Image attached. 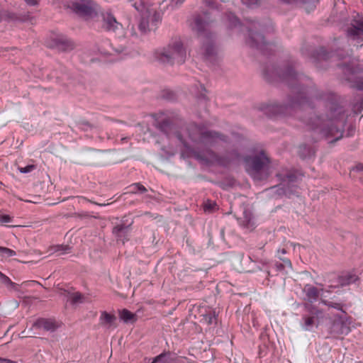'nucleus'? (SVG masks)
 <instances>
[{"label": "nucleus", "mask_w": 363, "mask_h": 363, "mask_svg": "<svg viewBox=\"0 0 363 363\" xmlns=\"http://www.w3.org/2000/svg\"><path fill=\"white\" fill-rule=\"evenodd\" d=\"M245 162L247 172L254 180L259 181L267 176L269 159L262 151H254L245 158Z\"/></svg>", "instance_id": "1"}, {"label": "nucleus", "mask_w": 363, "mask_h": 363, "mask_svg": "<svg viewBox=\"0 0 363 363\" xmlns=\"http://www.w3.org/2000/svg\"><path fill=\"white\" fill-rule=\"evenodd\" d=\"M304 308L299 323L300 326L305 331H313L321 324L324 314L319 308L308 303L304 305Z\"/></svg>", "instance_id": "2"}, {"label": "nucleus", "mask_w": 363, "mask_h": 363, "mask_svg": "<svg viewBox=\"0 0 363 363\" xmlns=\"http://www.w3.org/2000/svg\"><path fill=\"white\" fill-rule=\"evenodd\" d=\"M132 6L141 13L139 28L142 32H147L157 26L160 17L154 9L146 6L143 2L135 3Z\"/></svg>", "instance_id": "3"}, {"label": "nucleus", "mask_w": 363, "mask_h": 363, "mask_svg": "<svg viewBox=\"0 0 363 363\" xmlns=\"http://www.w3.org/2000/svg\"><path fill=\"white\" fill-rule=\"evenodd\" d=\"M186 50L179 40L169 45L167 49L158 53V59L162 62L184 63L186 58Z\"/></svg>", "instance_id": "4"}, {"label": "nucleus", "mask_w": 363, "mask_h": 363, "mask_svg": "<svg viewBox=\"0 0 363 363\" xmlns=\"http://www.w3.org/2000/svg\"><path fill=\"white\" fill-rule=\"evenodd\" d=\"M65 6L77 14L86 18L92 17L96 13V4L91 0H61Z\"/></svg>", "instance_id": "5"}, {"label": "nucleus", "mask_w": 363, "mask_h": 363, "mask_svg": "<svg viewBox=\"0 0 363 363\" xmlns=\"http://www.w3.org/2000/svg\"><path fill=\"white\" fill-rule=\"evenodd\" d=\"M192 131L194 132L193 133L188 132V138L190 140L194 142L197 141L196 135H199V143L207 145H211L224 140L223 138L218 133L211 131H203L196 126L193 128ZM186 133H187L186 131Z\"/></svg>", "instance_id": "6"}, {"label": "nucleus", "mask_w": 363, "mask_h": 363, "mask_svg": "<svg viewBox=\"0 0 363 363\" xmlns=\"http://www.w3.org/2000/svg\"><path fill=\"white\" fill-rule=\"evenodd\" d=\"M352 28L347 30V36L352 40L357 41V45H362L363 43V18L357 13L354 16Z\"/></svg>", "instance_id": "7"}, {"label": "nucleus", "mask_w": 363, "mask_h": 363, "mask_svg": "<svg viewBox=\"0 0 363 363\" xmlns=\"http://www.w3.org/2000/svg\"><path fill=\"white\" fill-rule=\"evenodd\" d=\"M350 320L346 317H339L331 325L330 332L335 335H347L350 332Z\"/></svg>", "instance_id": "8"}, {"label": "nucleus", "mask_w": 363, "mask_h": 363, "mask_svg": "<svg viewBox=\"0 0 363 363\" xmlns=\"http://www.w3.org/2000/svg\"><path fill=\"white\" fill-rule=\"evenodd\" d=\"M103 27L109 31H116L121 27L115 17L110 13L103 14Z\"/></svg>", "instance_id": "9"}, {"label": "nucleus", "mask_w": 363, "mask_h": 363, "mask_svg": "<svg viewBox=\"0 0 363 363\" xmlns=\"http://www.w3.org/2000/svg\"><path fill=\"white\" fill-rule=\"evenodd\" d=\"M35 328L48 331H52L57 328L55 322L52 320L40 318L34 323Z\"/></svg>", "instance_id": "10"}, {"label": "nucleus", "mask_w": 363, "mask_h": 363, "mask_svg": "<svg viewBox=\"0 0 363 363\" xmlns=\"http://www.w3.org/2000/svg\"><path fill=\"white\" fill-rule=\"evenodd\" d=\"M201 50L205 58H209L214 55L215 48L211 40L208 37H206L203 40Z\"/></svg>", "instance_id": "11"}, {"label": "nucleus", "mask_w": 363, "mask_h": 363, "mask_svg": "<svg viewBox=\"0 0 363 363\" xmlns=\"http://www.w3.org/2000/svg\"><path fill=\"white\" fill-rule=\"evenodd\" d=\"M303 291L306 296V299L309 302H314L318 298L319 291L313 286L306 285L304 287Z\"/></svg>", "instance_id": "12"}, {"label": "nucleus", "mask_w": 363, "mask_h": 363, "mask_svg": "<svg viewBox=\"0 0 363 363\" xmlns=\"http://www.w3.org/2000/svg\"><path fill=\"white\" fill-rule=\"evenodd\" d=\"M357 279V277L354 274L347 272L339 277L338 283L340 286H344L354 283Z\"/></svg>", "instance_id": "13"}, {"label": "nucleus", "mask_w": 363, "mask_h": 363, "mask_svg": "<svg viewBox=\"0 0 363 363\" xmlns=\"http://www.w3.org/2000/svg\"><path fill=\"white\" fill-rule=\"evenodd\" d=\"M116 318L114 315L108 313L106 311L101 313L100 316V322L102 325L107 327L114 325Z\"/></svg>", "instance_id": "14"}, {"label": "nucleus", "mask_w": 363, "mask_h": 363, "mask_svg": "<svg viewBox=\"0 0 363 363\" xmlns=\"http://www.w3.org/2000/svg\"><path fill=\"white\" fill-rule=\"evenodd\" d=\"M250 35L248 43L250 46L259 48L262 43H264V38L260 33H252L250 32Z\"/></svg>", "instance_id": "15"}, {"label": "nucleus", "mask_w": 363, "mask_h": 363, "mask_svg": "<svg viewBox=\"0 0 363 363\" xmlns=\"http://www.w3.org/2000/svg\"><path fill=\"white\" fill-rule=\"evenodd\" d=\"M119 317L124 323H130L135 320V315L127 309H123L119 312Z\"/></svg>", "instance_id": "16"}, {"label": "nucleus", "mask_w": 363, "mask_h": 363, "mask_svg": "<svg viewBox=\"0 0 363 363\" xmlns=\"http://www.w3.org/2000/svg\"><path fill=\"white\" fill-rule=\"evenodd\" d=\"M150 363H172V360L169 354L162 353L155 357Z\"/></svg>", "instance_id": "17"}, {"label": "nucleus", "mask_w": 363, "mask_h": 363, "mask_svg": "<svg viewBox=\"0 0 363 363\" xmlns=\"http://www.w3.org/2000/svg\"><path fill=\"white\" fill-rule=\"evenodd\" d=\"M145 191H146V189L145 188L144 186L136 183V184H133L129 186L128 192L137 194V193H143Z\"/></svg>", "instance_id": "18"}, {"label": "nucleus", "mask_w": 363, "mask_h": 363, "mask_svg": "<svg viewBox=\"0 0 363 363\" xmlns=\"http://www.w3.org/2000/svg\"><path fill=\"white\" fill-rule=\"evenodd\" d=\"M1 255L4 257H10L16 255V252L7 247H0Z\"/></svg>", "instance_id": "19"}, {"label": "nucleus", "mask_w": 363, "mask_h": 363, "mask_svg": "<svg viewBox=\"0 0 363 363\" xmlns=\"http://www.w3.org/2000/svg\"><path fill=\"white\" fill-rule=\"evenodd\" d=\"M208 23L204 20H203L201 18H197L195 21V28L198 31H201L203 29L205 28L206 25H207Z\"/></svg>", "instance_id": "20"}, {"label": "nucleus", "mask_w": 363, "mask_h": 363, "mask_svg": "<svg viewBox=\"0 0 363 363\" xmlns=\"http://www.w3.org/2000/svg\"><path fill=\"white\" fill-rule=\"evenodd\" d=\"M226 21L227 23L229 25V27L230 28L235 27L240 23L238 19L232 13L228 16Z\"/></svg>", "instance_id": "21"}, {"label": "nucleus", "mask_w": 363, "mask_h": 363, "mask_svg": "<svg viewBox=\"0 0 363 363\" xmlns=\"http://www.w3.org/2000/svg\"><path fill=\"white\" fill-rule=\"evenodd\" d=\"M128 231V227L123 225H117L113 228V233L116 237L121 238L122 233H126Z\"/></svg>", "instance_id": "22"}, {"label": "nucleus", "mask_w": 363, "mask_h": 363, "mask_svg": "<svg viewBox=\"0 0 363 363\" xmlns=\"http://www.w3.org/2000/svg\"><path fill=\"white\" fill-rule=\"evenodd\" d=\"M215 206H216V203L214 202L208 200L204 203V206H203L204 211H211L214 209Z\"/></svg>", "instance_id": "23"}, {"label": "nucleus", "mask_w": 363, "mask_h": 363, "mask_svg": "<svg viewBox=\"0 0 363 363\" xmlns=\"http://www.w3.org/2000/svg\"><path fill=\"white\" fill-rule=\"evenodd\" d=\"M82 296L79 293H74L72 296V301L74 303H81L82 301Z\"/></svg>", "instance_id": "24"}, {"label": "nucleus", "mask_w": 363, "mask_h": 363, "mask_svg": "<svg viewBox=\"0 0 363 363\" xmlns=\"http://www.w3.org/2000/svg\"><path fill=\"white\" fill-rule=\"evenodd\" d=\"M34 169H35L34 165H27L24 167H18L19 172L21 173H23V174L29 173Z\"/></svg>", "instance_id": "25"}, {"label": "nucleus", "mask_w": 363, "mask_h": 363, "mask_svg": "<svg viewBox=\"0 0 363 363\" xmlns=\"http://www.w3.org/2000/svg\"><path fill=\"white\" fill-rule=\"evenodd\" d=\"M242 4L248 7H252L258 4L260 0H241Z\"/></svg>", "instance_id": "26"}, {"label": "nucleus", "mask_w": 363, "mask_h": 363, "mask_svg": "<svg viewBox=\"0 0 363 363\" xmlns=\"http://www.w3.org/2000/svg\"><path fill=\"white\" fill-rule=\"evenodd\" d=\"M165 1L169 2V5L172 8H175L177 6L181 5L184 1V0H165Z\"/></svg>", "instance_id": "27"}, {"label": "nucleus", "mask_w": 363, "mask_h": 363, "mask_svg": "<svg viewBox=\"0 0 363 363\" xmlns=\"http://www.w3.org/2000/svg\"><path fill=\"white\" fill-rule=\"evenodd\" d=\"M322 303L325 304V306H328L329 307L335 308L337 310H342L341 306L339 303H332L330 302H328L327 301H322Z\"/></svg>", "instance_id": "28"}, {"label": "nucleus", "mask_w": 363, "mask_h": 363, "mask_svg": "<svg viewBox=\"0 0 363 363\" xmlns=\"http://www.w3.org/2000/svg\"><path fill=\"white\" fill-rule=\"evenodd\" d=\"M12 219L9 215H1L0 214V222L1 223H8L11 222Z\"/></svg>", "instance_id": "29"}, {"label": "nucleus", "mask_w": 363, "mask_h": 363, "mask_svg": "<svg viewBox=\"0 0 363 363\" xmlns=\"http://www.w3.org/2000/svg\"><path fill=\"white\" fill-rule=\"evenodd\" d=\"M177 138L178 140L183 144V145L186 147L187 149H189V145L187 141H186V139H183L182 136L180 134L177 135Z\"/></svg>", "instance_id": "30"}, {"label": "nucleus", "mask_w": 363, "mask_h": 363, "mask_svg": "<svg viewBox=\"0 0 363 363\" xmlns=\"http://www.w3.org/2000/svg\"><path fill=\"white\" fill-rule=\"evenodd\" d=\"M24 1L29 6H36L38 4V0H24Z\"/></svg>", "instance_id": "31"}, {"label": "nucleus", "mask_w": 363, "mask_h": 363, "mask_svg": "<svg viewBox=\"0 0 363 363\" xmlns=\"http://www.w3.org/2000/svg\"><path fill=\"white\" fill-rule=\"evenodd\" d=\"M0 280L4 283H7L10 281L9 277H7L6 275L2 274L1 272H0Z\"/></svg>", "instance_id": "32"}, {"label": "nucleus", "mask_w": 363, "mask_h": 363, "mask_svg": "<svg viewBox=\"0 0 363 363\" xmlns=\"http://www.w3.org/2000/svg\"><path fill=\"white\" fill-rule=\"evenodd\" d=\"M294 177L293 175L288 174L286 177V178L284 179V182H294Z\"/></svg>", "instance_id": "33"}, {"label": "nucleus", "mask_w": 363, "mask_h": 363, "mask_svg": "<svg viewBox=\"0 0 363 363\" xmlns=\"http://www.w3.org/2000/svg\"><path fill=\"white\" fill-rule=\"evenodd\" d=\"M238 157V155L237 153H231L229 160H234Z\"/></svg>", "instance_id": "34"}, {"label": "nucleus", "mask_w": 363, "mask_h": 363, "mask_svg": "<svg viewBox=\"0 0 363 363\" xmlns=\"http://www.w3.org/2000/svg\"><path fill=\"white\" fill-rule=\"evenodd\" d=\"M244 216H245V220L248 222V223H250V215L248 214L246 211L244 212Z\"/></svg>", "instance_id": "35"}, {"label": "nucleus", "mask_w": 363, "mask_h": 363, "mask_svg": "<svg viewBox=\"0 0 363 363\" xmlns=\"http://www.w3.org/2000/svg\"><path fill=\"white\" fill-rule=\"evenodd\" d=\"M283 262H284V263L286 265L289 266V267H291V262H290V260H289V259H283Z\"/></svg>", "instance_id": "36"}, {"label": "nucleus", "mask_w": 363, "mask_h": 363, "mask_svg": "<svg viewBox=\"0 0 363 363\" xmlns=\"http://www.w3.org/2000/svg\"><path fill=\"white\" fill-rule=\"evenodd\" d=\"M0 363H15V362H11L10 360L6 359H1L0 358Z\"/></svg>", "instance_id": "37"}, {"label": "nucleus", "mask_w": 363, "mask_h": 363, "mask_svg": "<svg viewBox=\"0 0 363 363\" xmlns=\"http://www.w3.org/2000/svg\"><path fill=\"white\" fill-rule=\"evenodd\" d=\"M57 248H58L57 250H63L64 251L63 253L66 252L67 250V247H64L62 246H58Z\"/></svg>", "instance_id": "38"}, {"label": "nucleus", "mask_w": 363, "mask_h": 363, "mask_svg": "<svg viewBox=\"0 0 363 363\" xmlns=\"http://www.w3.org/2000/svg\"><path fill=\"white\" fill-rule=\"evenodd\" d=\"M357 88L358 89L363 91V82L358 84Z\"/></svg>", "instance_id": "39"}, {"label": "nucleus", "mask_w": 363, "mask_h": 363, "mask_svg": "<svg viewBox=\"0 0 363 363\" xmlns=\"http://www.w3.org/2000/svg\"><path fill=\"white\" fill-rule=\"evenodd\" d=\"M357 170H363V164H358L357 166Z\"/></svg>", "instance_id": "40"}, {"label": "nucleus", "mask_w": 363, "mask_h": 363, "mask_svg": "<svg viewBox=\"0 0 363 363\" xmlns=\"http://www.w3.org/2000/svg\"><path fill=\"white\" fill-rule=\"evenodd\" d=\"M277 252H278V254H279V253H281L282 255H284V254H286V250H285L284 249L279 250L277 251Z\"/></svg>", "instance_id": "41"}, {"label": "nucleus", "mask_w": 363, "mask_h": 363, "mask_svg": "<svg viewBox=\"0 0 363 363\" xmlns=\"http://www.w3.org/2000/svg\"><path fill=\"white\" fill-rule=\"evenodd\" d=\"M153 359L146 358L145 359V363H150Z\"/></svg>", "instance_id": "42"}, {"label": "nucleus", "mask_w": 363, "mask_h": 363, "mask_svg": "<svg viewBox=\"0 0 363 363\" xmlns=\"http://www.w3.org/2000/svg\"><path fill=\"white\" fill-rule=\"evenodd\" d=\"M50 46L59 48L60 45L58 43H55L54 45H51Z\"/></svg>", "instance_id": "43"}, {"label": "nucleus", "mask_w": 363, "mask_h": 363, "mask_svg": "<svg viewBox=\"0 0 363 363\" xmlns=\"http://www.w3.org/2000/svg\"><path fill=\"white\" fill-rule=\"evenodd\" d=\"M283 1H286V2H288V3H291V2H294L296 0H282Z\"/></svg>", "instance_id": "44"}]
</instances>
